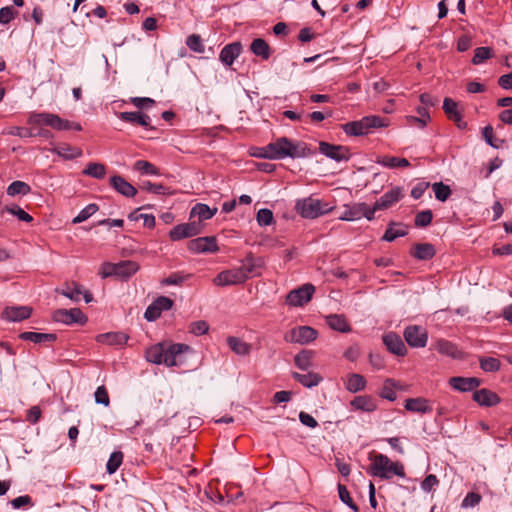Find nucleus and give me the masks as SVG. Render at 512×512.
I'll return each instance as SVG.
<instances>
[{"instance_id": "obj_58", "label": "nucleus", "mask_w": 512, "mask_h": 512, "mask_svg": "<svg viewBox=\"0 0 512 512\" xmlns=\"http://www.w3.org/2000/svg\"><path fill=\"white\" fill-rule=\"evenodd\" d=\"M208 330L209 325L204 320L192 322L189 326V332L196 336L204 335L208 332Z\"/></svg>"}, {"instance_id": "obj_1", "label": "nucleus", "mask_w": 512, "mask_h": 512, "mask_svg": "<svg viewBox=\"0 0 512 512\" xmlns=\"http://www.w3.org/2000/svg\"><path fill=\"white\" fill-rule=\"evenodd\" d=\"M264 156L268 160H281L285 158H306L311 155L307 144L303 141L279 137L267 144Z\"/></svg>"}, {"instance_id": "obj_25", "label": "nucleus", "mask_w": 512, "mask_h": 512, "mask_svg": "<svg viewBox=\"0 0 512 512\" xmlns=\"http://www.w3.org/2000/svg\"><path fill=\"white\" fill-rule=\"evenodd\" d=\"M118 117L128 123L138 124L143 127H150L151 119L150 117L142 112H120Z\"/></svg>"}, {"instance_id": "obj_54", "label": "nucleus", "mask_w": 512, "mask_h": 512, "mask_svg": "<svg viewBox=\"0 0 512 512\" xmlns=\"http://www.w3.org/2000/svg\"><path fill=\"white\" fill-rule=\"evenodd\" d=\"M338 493L340 500L345 503L348 507H350L354 511H358L357 505L353 502L352 498L350 497V493L347 490L346 486L342 484H338Z\"/></svg>"}, {"instance_id": "obj_35", "label": "nucleus", "mask_w": 512, "mask_h": 512, "mask_svg": "<svg viewBox=\"0 0 512 512\" xmlns=\"http://www.w3.org/2000/svg\"><path fill=\"white\" fill-rule=\"evenodd\" d=\"M250 50L254 55L261 57L263 60H267L271 56L270 46L262 38L254 39L250 45Z\"/></svg>"}, {"instance_id": "obj_53", "label": "nucleus", "mask_w": 512, "mask_h": 512, "mask_svg": "<svg viewBox=\"0 0 512 512\" xmlns=\"http://www.w3.org/2000/svg\"><path fill=\"white\" fill-rule=\"evenodd\" d=\"M5 210L16 216L19 220L21 221H24V222H31L33 220V217L28 214L27 212H25L21 207L17 206V205H13V206H6L5 207Z\"/></svg>"}, {"instance_id": "obj_3", "label": "nucleus", "mask_w": 512, "mask_h": 512, "mask_svg": "<svg viewBox=\"0 0 512 512\" xmlns=\"http://www.w3.org/2000/svg\"><path fill=\"white\" fill-rule=\"evenodd\" d=\"M370 460L372 462L368 467L367 472L374 477L390 479L394 475L399 477L405 476L403 465L399 462L391 461L384 454H376L373 457H370Z\"/></svg>"}, {"instance_id": "obj_22", "label": "nucleus", "mask_w": 512, "mask_h": 512, "mask_svg": "<svg viewBox=\"0 0 512 512\" xmlns=\"http://www.w3.org/2000/svg\"><path fill=\"white\" fill-rule=\"evenodd\" d=\"M242 45L240 42H233L223 47L220 52L219 58L225 65H232L235 59L240 55Z\"/></svg>"}, {"instance_id": "obj_33", "label": "nucleus", "mask_w": 512, "mask_h": 512, "mask_svg": "<svg viewBox=\"0 0 512 512\" xmlns=\"http://www.w3.org/2000/svg\"><path fill=\"white\" fill-rule=\"evenodd\" d=\"M216 212H217V208L211 209L206 204L198 203L192 208V210L190 212V217L191 218L197 217L198 218L197 222H199L201 224V221L211 219L215 215Z\"/></svg>"}, {"instance_id": "obj_26", "label": "nucleus", "mask_w": 512, "mask_h": 512, "mask_svg": "<svg viewBox=\"0 0 512 512\" xmlns=\"http://www.w3.org/2000/svg\"><path fill=\"white\" fill-rule=\"evenodd\" d=\"M139 270V264L135 261L124 260L116 263V277L128 279Z\"/></svg>"}, {"instance_id": "obj_50", "label": "nucleus", "mask_w": 512, "mask_h": 512, "mask_svg": "<svg viewBox=\"0 0 512 512\" xmlns=\"http://www.w3.org/2000/svg\"><path fill=\"white\" fill-rule=\"evenodd\" d=\"M493 56V50L490 47H478L475 49L474 57L472 59V63L474 65H479L485 60L491 58Z\"/></svg>"}, {"instance_id": "obj_46", "label": "nucleus", "mask_w": 512, "mask_h": 512, "mask_svg": "<svg viewBox=\"0 0 512 512\" xmlns=\"http://www.w3.org/2000/svg\"><path fill=\"white\" fill-rule=\"evenodd\" d=\"M124 455L121 451L113 452L106 464V470L109 474L115 473L123 462Z\"/></svg>"}, {"instance_id": "obj_16", "label": "nucleus", "mask_w": 512, "mask_h": 512, "mask_svg": "<svg viewBox=\"0 0 512 512\" xmlns=\"http://www.w3.org/2000/svg\"><path fill=\"white\" fill-rule=\"evenodd\" d=\"M402 190L399 187L392 188L385 192L373 205L371 210L374 213L378 210L387 209L402 198Z\"/></svg>"}, {"instance_id": "obj_41", "label": "nucleus", "mask_w": 512, "mask_h": 512, "mask_svg": "<svg viewBox=\"0 0 512 512\" xmlns=\"http://www.w3.org/2000/svg\"><path fill=\"white\" fill-rule=\"evenodd\" d=\"M377 163L390 169L398 167H408L410 165L409 161L406 158H399L394 156L380 157L377 160Z\"/></svg>"}, {"instance_id": "obj_57", "label": "nucleus", "mask_w": 512, "mask_h": 512, "mask_svg": "<svg viewBox=\"0 0 512 512\" xmlns=\"http://www.w3.org/2000/svg\"><path fill=\"white\" fill-rule=\"evenodd\" d=\"M394 386V381L392 379H387L380 393L381 397L389 401H394L397 397L396 392L394 391Z\"/></svg>"}, {"instance_id": "obj_14", "label": "nucleus", "mask_w": 512, "mask_h": 512, "mask_svg": "<svg viewBox=\"0 0 512 512\" xmlns=\"http://www.w3.org/2000/svg\"><path fill=\"white\" fill-rule=\"evenodd\" d=\"M61 294L74 302L80 301L81 296H83L86 303H90L93 300L92 294L76 282L67 283L61 290Z\"/></svg>"}, {"instance_id": "obj_15", "label": "nucleus", "mask_w": 512, "mask_h": 512, "mask_svg": "<svg viewBox=\"0 0 512 512\" xmlns=\"http://www.w3.org/2000/svg\"><path fill=\"white\" fill-rule=\"evenodd\" d=\"M319 151L326 157L338 162L349 159V150L345 146L320 142Z\"/></svg>"}, {"instance_id": "obj_7", "label": "nucleus", "mask_w": 512, "mask_h": 512, "mask_svg": "<svg viewBox=\"0 0 512 512\" xmlns=\"http://www.w3.org/2000/svg\"><path fill=\"white\" fill-rule=\"evenodd\" d=\"M362 217L372 220L374 217V210H371V208L365 203H356L351 206H346L339 219L344 221H354L359 220Z\"/></svg>"}, {"instance_id": "obj_2", "label": "nucleus", "mask_w": 512, "mask_h": 512, "mask_svg": "<svg viewBox=\"0 0 512 512\" xmlns=\"http://www.w3.org/2000/svg\"><path fill=\"white\" fill-rule=\"evenodd\" d=\"M189 350L185 344L157 343L149 347L145 352L148 362L153 364H165L168 367L176 366L180 362L178 359L181 354Z\"/></svg>"}, {"instance_id": "obj_49", "label": "nucleus", "mask_w": 512, "mask_h": 512, "mask_svg": "<svg viewBox=\"0 0 512 512\" xmlns=\"http://www.w3.org/2000/svg\"><path fill=\"white\" fill-rule=\"evenodd\" d=\"M98 210V206L94 203L87 205L83 208L79 214L72 220L73 224H78L86 221L92 215H94Z\"/></svg>"}, {"instance_id": "obj_21", "label": "nucleus", "mask_w": 512, "mask_h": 512, "mask_svg": "<svg viewBox=\"0 0 512 512\" xmlns=\"http://www.w3.org/2000/svg\"><path fill=\"white\" fill-rule=\"evenodd\" d=\"M473 400L480 406L492 407L500 403V397L493 391L482 388L473 393Z\"/></svg>"}, {"instance_id": "obj_11", "label": "nucleus", "mask_w": 512, "mask_h": 512, "mask_svg": "<svg viewBox=\"0 0 512 512\" xmlns=\"http://www.w3.org/2000/svg\"><path fill=\"white\" fill-rule=\"evenodd\" d=\"M53 319L56 322L71 324H84L87 321L86 316L79 308L72 309H59L53 314Z\"/></svg>"}, {"instance_id": "obj_28", "label": "nucleus", "mask_w": 512, "mask_h": 512, "mask_svg": "<svg viewBox=\"0 0 512 512\" xmlns=\"http://www.w3.org/2000/svg\"><path fill=\"white\" fill-rule=\"evenodd\" d=\"M49 127H51L54 130H57V131H65V130L80 131L82 129V127L79 123L70 122L66 119L61 118L57 114H53V113H52V116L50 119Z\"/></svg>"}, {"instance_id": "obj_18", "label": "nucleus", "mask_w": 512, "mask_h": 512, "mask_svg": "<svg viewBox=\"0 0 512 512\" xmlns=\"http://www.w3.org/2000/svg\"><path fill=\"white\" fill-rule=\"evenodd\" d=\"M383 343L392 354L404 356L407 353V348L401 337L394 332L385 334L383 336Z\"/></svg>"}, {"instance_id": "obj_17", "label": "nucleus", "mask_w": 512, "mask_h": 512, "mask_svg": "<svg viewBox=\"0 0 512 512\" xmlns=\"http://www.w3.org/2000/svg\"><path fill=\"white\" fill-rule=\"evenodd\" d=\"M449 385L456 391L469 392L473 391L481 385V380L476 377H451L448 381Z\"/></svg>"}, {"instance_id": "obj_43", "label": "nucleus", "mask_w": 512, "mask_h": 512, "mask_svg": "<svg viewBox=\"0 0 512 512\" xmlns=\"http://www.w3.org/2000/svg\"><path fill=\"white\" fill-rule=\"evenodd\" d=\"M30 191V186L27 183L19 180L12 182L7 188V194L9 196L27 195L30 193Z\"/></svg>"}, {"instance_id": "obj_45", "label": "nucleus", "mask_w": 512, "mask_h": 512, "mask_svg": "<svg viewBox=\"0 0 512 512\" xmlns=\"http://www.w3.org/2000/svg\"><path fill=\"white\" fill-rule=\"evenodd\" d=\"M313 352L304 350L298 353L295 358V365L301 370H307L311 366Z\"/></svg>"}, {"instance_id": "obj_19", "label": "nucleus", "mask_w": 512, "mask_h": 512, "mask_svg": "<svg viewBox=\"0 0 512 512\" xmlns=\"http://www.w3.org/2000/svg\"><path fill=\"white\" fill-rule=\"evenodd\" d=\"M32 308L29 306L6 307L2 312V318L9 322H19L30 317Z\"/></svg>"}, {"instance_id": "obj_51", "label": "nucleus", "mask_w": 512, "mask_h": 512, "mask_svg": "<svg viewBox=\"0 0 512 512\" xmlns=\"http://www.w3.org/2000/svg\"><path fill=\"white\" fill-rule=\"evenodd\" d=\"M134 169L146 175H158V169L148 161L138 160L134 164Z\"/></svg>"}, {"instance_id": "obj_12", "label": "nucleus", "mask_w": 512, "mask_h": 512, "mask_svg": "<svg viewBox=\"0 0 512 512\" xmlns=\"http://www.w3.org/2000/svg\"><path fill=\"white\" fill-rule=\"evenodd\" d=\"M188 249L193 253L217 252L219 250L216 237H198L188 243Z\"/></svg>"}, {"instance_id": "obj_6", "label": "nucleus", "mask_w": 512, "mask_h": 512, "mask_svg": "<svg viewBox=\"0 0 512 512\" xmlns=\"http://www.w3.org/2000/svg\"><path fill=\"white\" fill-rule=\"evenodd\" d=\"M403 335L408 345L414 348H423L428 341L426 329L418 325L407 326Z\"/></svg>"}, {"instance_id": "obj_44", "label": "nucleus", "mask_w": 512, "mask_h": 512, "mask_svg": "<svg viewBox=\"0 0 512 512\" xmlns=\"http://www.w3.org/2000/svg\"><path fill=\"white\" fill-rule=\"evenodd\" d=\"M52 113L47 112H33L28 117V124L34 125V126H49L50 125V119H51Z\"/></svg>"}, {"instance_id": "obj_34", "label": "nucleus", "mask_w": 512, "mask_h": 512, "mask_svg": "<svg viewBox=\"0 0 512 512\" xmlns=\"http://www.w3.org/2000/svg\"><path fill=\"white\" fill-rule=\"evenodd\" d=\"M19 338L25 341H31L35 344H41L55 341L56 335L53 333L22 332Z\"/></svg>"}, {"instance_id": "obj_40", "label": "nucleus", "mask_w": 512, "mask_h": 512, "mask_svg": "<svg viewBox=\"0 0 512 512\" xmlns=\"http://www.w3.org/2000/svg\"><path fill=\"white\" fill-rule=\"evenodd\" d=\"M82 174L95 179H103L106 176V167L102 163L90 162L82 171Z\"/></svg>"}, {"instance_id": "obj_36", "label": "nucleus", "mask_w": 512, "mask_h": 512, "mask_svg": "<svg viewBox=\"0 0 512 512\" xmlns=\"http://www.w3.org/2000/svg\"><path fill=\"white\" fill-rule=\"evenodd\" d=\"M435 349L440 354L451 357L453 359L460 358V356H461V352L457 348V346L447 340H443V339L439 340L435 345Z\"/></svg>"}, {"instance_id": "obj_48", "label": "nucleus", "mask_w": 512, "mask_h": 512, "mask_svg": "<svg viewBox=\"0 0 512 512\" xmlns=\"http://www.w3.org/2000/svg\"><path fill=\"white\" fill-rule=\"evenodd\" d=\"M480 367L485 372H496L500 369V361L494 357H482L479 360Z\"/></svg>"}, {"instance_id": "obj_13", "label": "nucleus", "mask_w": 512, "mask_h": 512, "mask_svg": "<svg viewBox=\"0 0 512 512\" xmlns=\"http://www.w3.org/2000/svg\"><path fill=\"white\" fill-rule=\"evenodd\" d=\"M217 286L237 285L245 282V276L236 269H230L220 272L213 280Z\"/></svg>"}, {"instance_id": "obj_9", "label": "nucleus", "mask_w": 512, "mask_h": 512, "mask_svg": "<svg viewBox=\"0 0 512 512\" xmlns=\"http://www.w3.org/2000/svg\"><path fill=\"white\" fill-rule=\"evenodd\" d=\"M317 331L310 326H299L285 335V341L290 343L308 344L317 338Z\"/></svg>"}, {"instance_id": "obj_37", "label": "nucleus", "mask_w": 512, "mask_h": 512, "mask_svg": "<svg viewBox=\"0 0 512 512\" xmlns=\"http://www.w3.org/2000/svg\"><path fill=\"white\" fill-rule=\"evenodd\" d=\"M366 386L365 378L357 373H352L347 376L345 387L349 392L356 393L363 390Z\"/></svg>"}, {"instance_id": "obj_64", "label": "nucleus", "mask_w": 512, "mask_h": 512, "mask_svg": "<svg viewBox=\"0 0 512 512\" xmlns=\"http://www.w3.org/2000/svg\"><path fill=\"white\" fill-rule=\"evenodd\" d=\"M481 501V496L477 493L470 492L468 493L462 501V507H474L478 505Z\"/></svg>"}, {"instance_id": "obj_23", "label": "nucleus", "mask_w": 512, "mask_h": 512, "mask_svg": "<svg viewBox=\"0 0 512 512\" xmlns=\"http://www.w3.org/2000/svg\"><path fill=\"white\" fill-rule=\"evenodd\" d=\"M110 184L118 193L125 197H134L137 194V189L119 175L111 177Z\"/></svg>"}, {"instance_id": "obj_60", "label": "nucleus", "mask_w": 512, "mask_h": 512, "mask_svg": "<svg viewBox=\"0 0 512 512\" xmlns=\"http://www.w3.org/2000/svg\"><path fill=\"white\" fill-rule=\"evenodd\" d=\"M188 277H189V275H184V274L179 273V272L172 273L171 275H169L168 277H166V278H164L162 280V284L168 285V286H170V285H180Z\"/></svg>"}, {"instance_id": "obj_27", "label": "nucleus", "mask_w": 512, "mask_h": 512, "mask_svg": "<svg viewBox=\"0 0 512 512\" xmlns=\"http://www.w3.org/2000/svg\"><path fill=\"white\" fill-rule=\"evenodd\" d=\"M51 151L65 160H71L82 156V150L80 148L69 144H59Z\"/></svg>"}, {"instance_id": "obj_55", "label": "nucleus", "mask_w": 512, "mask_h": 512, "mask_svg": "<svg viewBox=\"0 0 512 512\" xmlns=\"http://www.w3.org/2000/svg\"><path fill=\"white\" fill-rule=\"evenodd\" d=\"M273 220V212L270 209L262 208L257 212V222L260 226L271 225Z\"/></svg>"}, {"instance_id": "obj_29", "label": "nucleus", "mask_w": 512, "mask_h": 512, "mask_svg": "<svg viewBox=\"0 0 512 512\" xmlns=\"http://www.w3.org/2000/svg\"><path fill=\"white\" fill-rule=\"evenodd\" d=\"M326 324L333 330L347 333L351 331V327L343 315L330 314L326 316Z\"/></svg>"}, {"instance_id": "obj_62", "label": "nucleus", "mask_w": 512, "mask_h": 512, "mask_svg": "<svg viewBox=\"0 0 512 512\" xmlns=\"http://www.w3.org/2000/svg\"><path fill=\"white\" fill-rule=\"evenodd\" d=\"M152 304H154L160 312H163L172 308L173 301L168 297L160 296Z\"/></svg>"}, {"instance_id": "obj_39", "label": "nucleus", "mask_w": 512, "mask_h": 512, "mask_svg": "<svg viewBox=\"0 0 512 512\" xmlns=\"http://www.w3.org/2000/svg\"><path fill=\"white\" fill-rule=\"evenodd\" d=\"M351 405L357 409L365 412H372L376 410L377 405L375 401L368 396H358L351 401Z\"/></svg>"}, {"instance_id": "obj_10", "label": "nucleus", "mask_w": 512, "mask_h": 512, "mask_svg": "<svg viewBox=\"0 0 512 512\" xmlns=\"http://www.w3.org/2000/svg\"><path fill=\"white\" fill-rule=\"evenodd\" d=\"M202 225L199 222L192 221L189 223H183L173 227L169 236L173 241H179L185 238H190L201 233Z\"/></svg>"}, {"instance_id": "obj_38", "label": "nucleus", "mask_w": 512, "mask_h": 512, "mask_svg": "<svg viewBox=\"0 0 512 512\" xmlns=\"http://www.w3.org/2000/svg\"><path fill=\"white\" fill-rule=\"evenodd\" d=\"M293 378L307 388L317 386L322 381V377L314 372H309L307 374H300L295 372L293 373Z\"/></svg>"}, {"instance_id": "obj_61", "label": "nucleus", "mask_w": 512, "mask_h": 512, "mask_svg": "<svg viewBox=\"0 0 512 512\" xmlns=\"http://www.w3.org/2000/svg\"><path fill=\"white\" fill-rule=\"evenodd\" d=\"M95 402L104 406H109L110 399L107 390L104 386H99L94 394Z\"/></svg>"}, {"instance_id": "obj_59", "label": "nucleus", "mask_w": 512, "mask_h": 512, "mask_svg": "<svg viewBox=\"0 0 512 512\" xmlns=\"http://www.w3.org/2000/svg\"><path fill=\"white\" fill-rule=\"evenodd\" d=\"M433 215L430 210H424L417 213L415 217V225L418 227H426L432 221Z\"/></svg>"}, {"instance_id": "obj_52", "label": "nucleus", "mask_w": 512, "mask_h": 512, "mask_svg": "<svg viewBox=\"0 0 512 512\" xmlns=\"http://www.w3.org/2000/svg\"><path fill=\"white\" fill-rule=\"evenodd\" d=\"M406 233H407L406 230L401 226H398V225L390 226L386 230V232L383 236V240H385L387 242H392L398 237L405 236Z\"/></svg>"}, {"instance_id": "obj_30", "label": "nucleus", "mask_w": 512, "mask_h": 512, "mask_svg": "<svg viewBox=\"0 0 512 512\" xmlns=\"http://www.w3.org/2000/svg\"><path fill=\"white\" fill-rule=\"evenodd\" d=\"M405 409L417 413H429L432 408L429 406L428 400L425 398H409L405 401Z\"/></svg>"}, {"instance_id": "obj_4", "label": "nucleus", "mask_w": 512, "mask_h": 512, "mask_svg": "<svg viewBox=\"0 0 512 512\" xmlns=\"http://www.w3.org/2000/svg\"><path fill=\"white\" fill-rule=\"evenodd\" d=\"M388 126L386 119L371 115L365 116L358 121H352L342 125L343 131L350 136H364L371 132L373 128H382Z\"/></svg>"}, {"instance_id": "obj_32", "label": "nucleus", "mask_w": 512, "mask_h": 512, "mask_svg": "<svg viewBox=\"0 0 512 512\" xmlns=\"http://www.w3.org/2000/svg\"><path fill=\"white\" fill-rule=\"evenodd\" d=\"M229 348L237 355L246 356L251 352V345L238 337L229 336L227 338Z\"/></svg>"}, {"instance_id": "obj_8", "label": "nucleus", "mask_w": 512, "mask_h": 512, "mask_svg": "<svg viewBox=\"0 0 512 512\" xmlns=\"http://www.w3.org/2000/svg\"><path fill=\"white\" fill-rule=\"evenodd\" d=\"M314 292L315 288L312 284H304L303 286L290 291L287 295L286 302L290 306L294 307L303 306L311 300Z\"/></svg>"}, {"instance_id": "obj_24", "label": "nucleus", "mask_w": 512, "mask_h": 512, "mask_svg": "<svg viewBox=\"0 0 512 512\" xmlns=\"http://www.w3.org/2000/svg\"><path fill=\"white\" fill-rule=\"evenodd\" d=\"M128 336L123 332H108L99 334L96 337V341L101 344H107L111 346H123L128 340Z\"/></svg>"}, {"instance_id": "obj_47", "label": "nucleus", "mask_w": 512, "mask_h": 512, "mask_svg": "<svg viewBox=\"0 0 512 512\" xmlns=\"http://www.w3.org/2000/svg\"><path fill=\"white\" fill-rule=\"evenodd\" d=\"M432 189L435 194V198L441 202L446 201L451 195V189L448 185L442 182H437L432 185Z\"/></svg>"}, {"instance_id": "obj_56", "label": "nucleus", "mask_w": 512, "mask_h": 512, "mask_svg": "<svg viewBox=\"0 0 512 512\" xmlns=\"http://www.w3.org/2000/svg\"><path fill=\"white\" fill-rule=\"evenodd\" d=\"M186 45L189 47L190 50L202 53L204 52V45L202 43V40L199 35L192 34L187 37Z\"/></svg>"}, {"instance_id": "obj_20", "label": "nucleus", "mask_w": 512, "mask_h": 512, "mask_svg": "<svg viewBox=\"0 0 512 512\" xmlns=\"http://www.w3.org/2000/svg\"><path fill=\"white\" fill-rule=\"evenodd\" d=\"M263 265L261 258H255L252 254H248L243 260L242 265L238 268L245 276V281L254 276H258L260 269Z\"/></svg>"}, {"instance_id": "obj_5", "label": "nucleus", "mask_w": 512, "mask_h": 512, "mask_svg": "<svg viewBox=\"0 0 512 512\" xmlns=\"http://www.w3.org/2000/svg\"><path fill=\"white\" fill-rule=\"evenodd\" d=\"M295 209L303 218L314 219L329 213L333 207L319 199L307 197L297 200Z\"/></svg>"}, {"instance_id": "obj_63", "label": "nucleus", "mask_w": 512, "mask_h": 512, "mask_svg": "<svg viewBox=\"0 0 512 512\" xmlns=\"http://www.w3.org/2000/svg\"><path fill=\"white\" fill-rule=\"evenodd\" d=\"M130 102L139 109L151 107L155 103V101L149 97H132Z\"/></svg>"}, {"instance_id": "obj_31", "label": "nucleus", "mask_w": 512, "mask_h": 512, "mask_svg": "<svg viewBox=\"0 0 512 512\" xmlns=\"http://www.w3.org/2000/svg\"><path fill=\"white\" fill-rule=\"evenodd\" d=\"M436 251L430 243L416 244L411 252L412 256L418 260H430L434 257Z\"/></svg>"}, {"instance_id": "obj_42", "label": "nucleus", "mask_w": 512, "mask_h": 512, "mask_svg": "<svg viewBox=\"0 0 512 512\" xmlns=\"http://www.w3.org/2000/svg\"><path fill=\"white\" fill-rule=\"evenodd\" d=\"M443 110L448 118L454 122H461V113L458 111V104L451 98H445L443 101Z\"/></svg>"}]
</instances>
